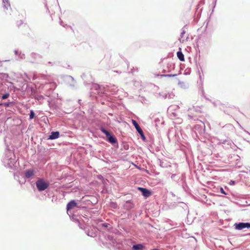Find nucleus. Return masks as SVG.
Listing matches in <instances>:
<instances>
[{
  "label": "nucleus",
  "mask_w": 250,
  "mask_h": 250,
  "mask_svg": "<svg viewBox=\"0 0 250 250\" xmlns=\"http://www.w3.org/2000/svg\"><path fill=\"white\" fill-rule=\"evenodd\" d=\"M91 89L94 93L97 94L102 97H106L107 93L115 94L118 91V87L115 85H104L96 83L93 84Z\"/></svg>",
  "instance_id": "nucleus-1"
},
{
  "label": "nucleus",
  "mask_w": 250,
  "mask_h": 250,
  "mask_svg": "<svg viewBox=\"0 0 250 250\" xmlns=\"http://www.w3.org/2000/svg\"><path fill=\"white\" fill-rule=\"evenodd\" d=\"M16 162V157L14 153L11 150H6L2 160V162L5 167L12 168L15 164Z\"/></svg>",
  "instance_id": "nucleus-2"
},
{
  "label": "nucleus",
  "mask_w": 250,
  "mask_h": 250,
  "mask_svg": "<svg viewBox=\"0 0 250 250\" xmlns=\"http://www.w3.org/2000/svg\"><path fill=\"white\" fill-rule=\"evenodd\" d=\"M100 130L102 133L105 135L106 140L108 143L113 145H115V144L117 145H118V140L113 133L106 130L104 126H102L100 127Z\"/></svg>",
  "instance_id": "nucleus-3"
},
{
  "label": "nucleus",
  "mask_w": 250,
  "mask_h": 250,
  "mask_svg": "<svg viewBox=\"0 0 250 250\" xmlns=\"http://www.w3.org/2000/svg\"><path fill=\"white\" fill-rule=\"evenodd\" d=\"M35 184L36 188L39 192H42L46 190L50 186L49 182L42 178H38L36 181Z\"/></svg>",
  "instance_id": "nucleus-4"
},
{
  "label": "nucleus",
  "mask_w": 250,
  "mask_h": 250,
  "mask_svg": "<svg viewBox=\"0 0 250 250\" xmlns=\"http://www.w3.org/2000/svg\"><path fill=\"white\" fill-rule=\"evenodd\" d=\"M80 206L78 205V203L75 200H71L66 205V209L67 213L68 215L72 214L71 210L75 208H78Z\"/></svg>",
  "instance_id": "nucleus-5"
},
{
  "label": "nucleus",
  "mask_w": 250,
  "mask_h": 250,
  "mask_svg": "<svg viewBox=\"0 0 250 250\" xmlns=\"http://www.w3.org/2000/svg\"><path fill=\"white\" fill-rule=\"evenodd\" d=\"M218 144L219 145H222L223 147L225 149L232 148V146L234 145L232 141L229 138L225 140H219Z\"/></svg>",
  "instance_id": "nucleus-6"
},
{
  "label": "nucleus",
  "mask_w": 250,
  "mask_h": 250,
  "mask_svg": "<svg viewBox=\"0 0 250 250\" xmlns=\"http://www.w3.org/2000/svg\"><path fill=\"white\" fill-rule=\"evenodd\" d=\"M132 123L134 126L135 127V129H136L137 132L140 134L142 140L146 142V138L144 134L143 130L140 126L139 125L135 120H132Z\"/></svg>",
  "instance_id": "nucleus-7"
},
{
  "label": "nucleus",
  "mask_w": 250,
  "mask_h": 250,
  "mask_svg": "<svg viewBox=\"0 0 250 250\" xmlns=\"http://www.w3.org/2000/svg\"><path fill=\"white\" fill-rule=\"evenodd\" d=\"M105 239L107 241L110 242V244L112 245L113 247L119 246L121 243L120 239L114 238V237L112 235H107L105 237Z\"/></svg>",
  "instance_id": "nucleus-8"
},
{
  "label": "nucleus",
  "mask_w": 250,
  "mask_h": 250,
  "mask_svg": "<svg viewBox=\"0 0 250 250\" xmlns=\"http://www.w3.org/2000/svg\"><path fill=\"white\" fill-rule=\"evenodd\" d=\"M105 239L107 241L110 242V244L112 245L113 247L119 246L121 243L120 239L114 238V237L112 235H107L105 237Z\"/></svg>",
  "instance_id": "nucleus-9"
},
{
  "label": "nucleus",
  "mask_w": 250,
  "mask_h": 250,
  "mask_svg": "<svg viewBox=\"0 0 250 250\" xmlns=\"http://www.w3.org/2000/svg\"><path fill=\"white\" fill-rule=\"evenodd\" d=\"M105 239L107 241L110 242V244L112 245L113 247L119 246L121 243L120 239L114 238V237L112 235H107L105 237Z\"/></svg>",
  "instance_id": "nucleus-10"
},
{
  "label": "nucleus",
  "mask_w": 250,
  "mask_h": 250,
  "mask_svg": "<svg viewBox=\"0 0 250 250\" xmlns=\"http://www.w3.org/2000/svg\"><path fill=\"white\" fill-rule=\"evenodd\" d=\"M234 227L236 230H242L244 229H250V223L249 222H239L236 223L234 225Z\"/></svg>",
  "instance_id": "nucleus-11"
},
{
  "label": "nucleus",
  "mask_w": 250,
  "mask_h": 250,
  "mask_svg": "<svg viewBox=\"0 0 250 250\" xmlns=\"http://www.w3.org/2000/svg\"><path fill=\"white\" fill-rule=\"evenodd\" d=\"M138 189L141 193L142 195L146 198L148 197L151 194V191L146 188L139 187Z\"/></svg>",
  "instance_id": "nucleus-12"
},
{
  "label": "nucleus",
  "mask_w": 250,
  "mask_h": 250,
  "mask_svg": "<svg viewBox=\"0 0 250 250\" xmlns=\"http://www.w3.org/2000/svg\"><path fill=\"white\" fill-rule=\"evenodd\" d=\"M69 215L70 218L71 220H72L74 222H75L76 223H77L78 224V225H79L80 228L83 229L82 225H81V224L80 223V219H82L81 216H77L76 215L73 214H70V215Z\"/></svg>",
  "instance_id": "nucleus-13"
},
{
  "label": "nucleus",
  "mask_w": 250,
  "mask_h": 250,
  "mask_svg": "<svg viewBox=\"0 0 250 250\" xmlns=\"http://www.w3.org/2000/svg\"><path fill=\"white\" fill-rule=\"evenodd\" d=\"M35 171L33 169H27L24 171L23 178L24 179H30L35 174Z\"/></svg>",
  "instance_id": "nucleus-14"
},
{
  "label": "nucleus",
  "mask_w": 250,
  "mask_h": 250,
  "mask_svg": "<svg viewBox=\"0 0 250 250\" xmlns=\"http://www.w3.org/2000/svg\"><path fill=\"white\" fill-rule=\"evenodd\" d=\"M31 57V62L33 63L38 62L41 59V56L35 53H32L30 54Z\"/></svg>",
  "instance_id": "nucleus-15"
},
{
  "label": "nucleus",
  "mask_w": 250,
  "mask_h": 250,
  "mask_svg": "<svg viewBox=\"0 0 250 250\" xmlns=\"http://www.w3.org/2000/svg\"><path fill=\"white\" fill-rule=\"evenodd\" d=\"M194 128L200 134H203L205 132V126L203 123H202V124L200 125H195Z\"/></svg>",
  "instance_id": "nucleus-16"
},
{
  "label": "nucleus",
  "mask_w": 250,
  "mask_h": 250,
  "mask_svg": "<svg viewBox=\"0 0 250 250\" xmlns=\"http://www.w3.org/2000/svg\"><path fill=\"white\" fill-rule=\"evenodd\" d=\"M219 191L220 193H221L224 195H227V196L226 197L227 198H228V199L230 198L229 196L230 195L231 193H230L229 188H227V187H225L224 188L222 187H220L219 188Z\"/></svg>",
  "instance_id": "nucleus-17"
},
{
  "label": "nucleus",
  "mask_w": 250,
  "mask_h": 250,
  "mask_svg": "<svg viewBox=\"0 0 250 250\" xmlns=\"http://www.w3.org/2000/svg\"><path fill=\"white\" fill-rule=\"evenodd\" d=\"M60 137V132L58 131H52L50 134L48 136V140H55Z\"/></svg>",
  "instance_id": "nucleus-18"
},
{
  "label": "nucleus",
  "mask_w": 250,
  "mask_h": 250,
  "mask_svg": "<svg viewBox=\"0 0 250 250\" xmlns=\"http://www.w3.org/2000/svg\"><path fill=\"white\" fill-rule=\"evenodd\" d=\"M96 231L95 229H93L91 228H88L87 229L85 230V233L87 235L91 237L96 236Z\"/></svg>",
  "instance_id": "nucleus-19"
},
{
  "label": "nucleus",
  "mask_w": 250,
  "mask_h": 250,
  "mask_svg": "<svg viewBox=\"0 0 250 250\" xmlns=\"http://www.w3.org/2000/svg\"><path fill=\"white\" fill-rule=\"evenodd\" d=\"M134 208V204L131 200L126 201L124 205V208L126 210H130Z\"/></svg>",
  "instance_id": "nucleus-20"
},
{
  "label": "nucleus",
  "mask_w": 250,
  "mask_h": 250,
  "mask_svg": "<svg viewBox=\"0 0 250 250\" xmlns=\"http://www.w3.org/2000/svg\"><path fill=\"white\" fill-rule=\"evenodd\" d=\"M145 249V246L143 243L133 245L132 247L133 250H144Z\"/></svg>",
  "instance_id": "nucleus-21"
},
{
  "label": "nucleus",
  "mask_w": 250,
  "mask_h": 250,
  "mask_svg": "<svg viewBox=\"0 0 250 250\" xmlns=\"http://www.w3.org/2000/svg\"><path fill=\"white\" fill-rule=\"evenodd\" d=\"M67 80L68 81L71 80L72 81V83L70 84V86L72 88H76V82H75L74 78L72 76H67Z\"/></svg>",
  "instance_id": "nucleus-22"
},
{
  "label": "nucleus",
  "mask_w": 250,
  "mask_h": 250,
  "mask_svg": "<svg viewBox=\"0 0 250 250\" xmlns=\"http://www.w3.org/2000/svg\"><path fill=\"white\" fill-rule=\"evenodd\" d=\"M32 95L35 99L38 101H40L44 99V97L42 95L38 94L37 93H34Z\"/></svg>",
  "instance_id": "nucleus-23"
},
{
  "label": "nucleus",
  "mask_w": 250,
  "mask_h": 250,
  "mask_svg": "<svg viewBox=\"0 0 250 250\" xmlns=\"http://www.w3.org/2000/svg\"><path fill=\"white\" fill-rule=\"evenodd\" d=\"M194 110H195V108L194 107L192 108H190L189 110H188L189 114H188V117H189V119H192L194 120H196V117L194 116V115H193L192 114V112L194 111Z\"/></svg>",
  "instance_id": "nucleus-24"
},
{
  "label": "nucleus",
  "mask_w": 250,
  "mask_h": 250,
  "mask_svg": "<svg viewBox=\"0 0 250 250\" xmlns=\"http://www.w3.org/2000/svg\"><path fill=\"white\" fill-rule=\"evenodd\" d=\"M177 56L180 61L183 62L185 61L184 55L181 50L177 52Z\"/></svg>",
  "instance_id": "nucleus-25"
},
{
  "label": "nucleus",
  "mask_w": 250,
  "mask_h": 250,
  "mask_svg": "<svg viewBox=\"0 0 250 250\" xmlns=\"http://www.w3.org/2000/svg\"><path fill=\"white\" fill-rule=\"evenodd\" d=\"M9 85H7L5 83L4 84H2V89H4L5 88H9V87L10 88V89L11 88V86H12L14 88V91H15L16 90H18L17 88H16V87H14L13 86V83H9Z\"/></svg>",
  "instance_id": "nucleus-26"
},
{
  "label": "nucleus",
  "mask_w": 250,
  "mask_h": 250,
  "mask_svg": "<svg viewBox=\"0 0 250 250\" xmlns=\"http://www.w3.org/2000/svg\"><path fill=\"white\" fill-rule=\"evenodd\" d=\"M225 129H228L229 130H233L234 129V127L231 124H228L223 126Z\"/></svg>",
  "instance_id": "nucleus-27"
},
{
  "label": "nucleus",
  "mask_w": 250,
  "mask_h": 250,
  "mask_svg": "<svg viewBox=\"0 0 250 250\" xmlns=\"http://www.w3.org/2000/svg\"><path fill=\"white\" fill-rule=\"evenodd\" d=\"M48 85L49 86V88L51 90L54 89L57 86V84L55 82H51L49 83H47L46 84V86L47 87Z\"/></svg>",
  "instance_id": "nucleus-28"
},
{
  "label": "nucleus",
  "mask_w": 250,
  "mask_h": 250,
  "mask_svg": "<svg viewBox=\"0 0 250 250\" xmlns=\"http://www.w3.org/2000/svg\"><path fill=\"white\" fill-rule=\"evenodd\" d=\"M3 7L4 9L7 10L8 7L10 6L8 0H2Z\"/></svg>",
  "instance_id": "nucleus-29"
},
{
  "label": "nucleus",
  "mask_w": 250,
  "mask_h": 250,
  "mask_svg": "<svg viewBox=\"0 0 250 250\" xmlns=\"http://www.w3.org/2000/svg\"><path fill=\"white\" fill-rule=\"evenodd\" d=\"M109 207L112 208L117 209L118 206L116 202H110L109 203Z\"/></svg>",
  "instance_id": "nucleus-30"
},
{
  "label": "nucleus",
  "mask_w": 250,
  "mask_h": 250,
  "mask_svg": "<svg viewBox=\"0 0 250 250\" xmlns=\"http://www.w3.org/2000/svg\"><path fill=\"white\" fill-rule=\"evenodd\" d=\"M9 97V94L8 92H5V93L2 94L1 98L2 100L6 99Z\"/></svg>",
  "instance_id": "nucleus-31"
},
{
  "label": "nucleus",
  "mask_w": 250,
  "mask_h": 250,
  "mask_svg": "<svg viewBox=\"0 0 250 250\" xmlns=\"http://www.w3.org/2000/svg\"><path fill=\"white\" fill-rule=\"evenodd\" d=\"M35 113L34 111L33 110H30V113H29V119L30 120L33 119L35 117Z\"/></svg>",
  "instance_id": "nucleus-32"
},
{
  "label": "nucleus",
  "mask_w": 250,
  "mask_h": 250,
  "mask_svg": "<svg viewBox=\"0 0 250 250\" xmlns=\"http://www.w3.org/2000/svg\"><path fill=\"white\" fill-rule=\"evenodd\" d=\"M12 103H13V102H3V103H0V105L4 106L5 107H8Z\"/></svg>",
  "instance_id": "nucleus-33"
},
{
  "label": "nucleus",
  "mask_w": 250,
  "mask_h": 250,
  "mask_svg": "<svg viewBox=\"0 0 250 250\" xmlns=\"http://www.w3.org/2000/svg\"><path fill=\"white\" fill-rule=\"evenodd\" d=\"M178 85L182 88H186L187 86H186V83L183 82H181V81H179L178 82Z\"/></svg>",
  "instance_id": "nucleus-34"
},
{
  "label": "nucleus",
  "mask_w": 250,
  "mask_h": 250,
  "mask_svg": "<svg viewBox=\"0 0 250 250\" xmlns=\"http://www.w3.org/2000/svg\"><path fill=\"white\" fill-rule=\"evenodd\" d=\"M177 76V74H162L160 75L161 77H173Z\"/></svg>",
  "instance_id": "nucleus-35"
},
{
  "label": "nucleus",
  "mask_w": 250,
  "mask_h": 250,
  "mask_svg": "<svg viewBox=\"0 0 250 250\" xmlns=\"http://www.w3.org/2000/svg\"><path fill=\"white\" fill-rule=\"evenodd\" d=\"M109 224L108 223H101V224H99V227H102L103 228H106L108 227V226H109Z\"/></svg>",
  "instance_id": "nucleus-36"
},
{
  "label": "nucleus",
  "mask_w": 250,
  "mask_h": 250,
  "mask_svg": "<svg viewBox=\"0 0 250 250\" xmlns=\"http://www.w3.org/2000/svg\"><path fill=\"white\" fill-rule=\"evenodd\" d=\"M167 98L173 99L175 95L174 94V93L171 92V93H167Z\"/></svg>",
  "instance_id": "nucleus-37"
},
{
  "label": "nucleus",
  "mask_w": 250,
  "mask_h": 250,
  "mask_svg": "<svg viewBox=\"0 0 250 250\" xmlns=\"http://www.w3.org/2000/svg\"><path fill=\"white\" fill-rule=\"evenodd\" d=\"M19 56L20 58V59L21 60H23L25 58V54L23 53H22L21 52H20Z\"/></svg>",
  "instance_id": "nucleus-38"
},
{
  "label": "nucleus",
  "mask_w": 250,
  "mask_h": 250,
  "mask_svg": "<svg viewBox=\"0 0 250 250\" xmlns=\"http://www.w3.org/2000/svg\"><path fill=\"white\" fill-rule=\"evenodd\" d=\"M159 95L160 97H162L163 98H164L165 99L167 98V93L161 94V93H159Z\"/></svg>",
  "instance_id": "nucleus-39"
},
{
  "label": "nucleus",
  "mask_w": 250,
  "mask_h": 250,
  "mask_svg": "<svg viewBox=\"0 0 250 250\" xmlns=\"http://www.w3.org/2000/svg\"><path fill=\"white\" fill-rule=\"evenodd\" d=\"M185 33H186V31L184 29H183L182 32L181 33L180 36H181V38L183 37L184 35L185 34Z\"/></svg>",
  "instance_id": "nucleus-40"
},
{
  "label": "nucleus",
  "mask_w": 250,
  "mask_h": 250,
  "mask_svg": "<svg viewBox=\"0 0 250 250\" xmlns=\"http://www.w3.org/2000/svg\"><path fill=\"white\" fill-rule=\"evenodd\" d=\"M235 184V181L233 180H230L229 182L230 185H234Z\"/></svg>",
  "instance_id": "nucleus-41"
},
{
  "label": "nucleus",
  "mask_w": 250,
  "mask_h": 250,
  "mask_svg": "<svg viewBox=\"0 0 250 250\" xmlns=\"http://www.w3.org/2000/svg\"><path fill=\"white\" fill-rule=\"evenodd\" d=\"M176 176V174H172L171 176V178L172 179H173V180H175V177Z\"/></svg>",
  "instance_id": "nucleus-42"
},
{
  "label": "nucleus",
  "mask_w": 250,
  "mask_h": 250,
  "mask_svg": "<svg viewBox=\"0 0 250 250\" xmlns=\"http://www.w3.org/2000/svg\"><path fill=\"white\" fill-rule=\"evenodd\" d=\"M82 216L84 218V219H83V222H85V221H87L88 220V218L87 217H86V216Z\"/></svg>",
  "instance_id": "nucleus-43"
},
{
  "label": "nucleus",
  "mask_w": 250,
  "mask_h": 250,
  "mask_svg": "<svg viewBox=\"0 0 250 250\" xmlns=\"http://www.w3.org/2000/svg\"><path fill=\"white\" fill-rule=\"evenodd\" d=\"M173 66V68H174V64H172V63H168L167 64V67H172Z\"/></svg>",
  "instance_id": "nucleus-44"
},
{
  "label": "nucleus",
  "mask_w": 250,
  "mask_h": 250,
  "mask_svg": "<svg viewBox=\"0 0 250 250\" xmlns=\"http://www.w3.org/2000/svg\"><path fill=\"white\" fill-rule=\"evenodd\" d=\"M14 53H15V55H18V56H19V53H19L18 51L17 50H14Z\"/></svg>",
  "instance_id": "nucleus-45"
},
{
  "label": "nucleus",
  "mask_w": 250,
  "mask_h": 250,
  "mask_svg": "<svg viewBox=\"0 0 250 250\" xmlns=\"http://www.w3.org/2000/svg\"><path fill=\"white\" fill-rule=\"evenodd\" d=\"M216 2H217V0H214V2H213V8H215V6H216Z\"/></svg>",
  "instance_id": "nucleus-46"
},
{
  "label": "nucleus",
  "mask_w": 250,
  "mask_h": 250,
  "mask_svg": "<svg viewBox=\"0 0 250 250\" xmlns=\"http://www.w3.org/2000/svg\"><path fill=\"white\" fill-rule=\"evenodd\" d=\"M163 164H164V162H160V166L161 167H165V166L163 165Z\"/></svg>",
  "instance_id": "nucleus-47"
},
{
  "label": "nucleus",
  "mask_w": 250,
  "mask_h": 250,
  "mask_svg": "<svg viewBox=\"0 0 250 250\" xmlns=\"http://www.w3.org/2000/svg\"><path fill=\"white\" fill-rule=\"evenodd\" d=\"M2 130L3 127L1 125H0V134L2 132Z\"/></svg>",
  "instance_id": "nucleus-48"
},
{
  "label": "nucleus",
  "mask_w": 250,
  "mask_h": 250,
  "mask_svg": "<svg viewBox=\"0 0 250 250\" xmlns=\"http://www.w3.org/2000/svg\"><path fill=\"white\" fill-rule=\"evenodd\" d=\"M25 181H24L23 182L22 181H20V183L21 185L24 184L25 183Z\"/></svg>",
  "instance_id": "nucleus-49"
},
{
  "label": "nucleus",
  "mask_w": 250,
  "mask_h": 250,
  "mask_svg": "<svg viewBox=\"0 0 250 250\" xmlns=\"http://www.w3.org/2000/svg\"><path fill=\"white\" fill-rule=\"evenodd\" d=\"M124 148L125 149V150H127L128 149V146H124Z\"/></svg>",
  "instance_id": "nucleus-50"
},
{
  "label": "nucleus",
  "mask_w": 250,
  "mask_h": 250,
  "mask_svg": "<svg viewBox=\"0 0 250 250\" xmlns=\"http://www.w3.org/2000/svg\"><path fill=\"white\" fill-rule=\"evenodd\" d=\"M150 250H160L157 249V248H155V249H151Z\"/></svg>",
  "instance_id": "nucleus-51"
},
{
  "label": "nucleus",
  "mask_w": 250,
  "mask_h": 250,
  "mask_svg": "<svg viewBox=\"0 0 250 250\" xmlns=\"http://www.w3.org/2000/svg\"><path fill=\"white\" fill-rule=\"evenodd\" d=\"M81 100H78V103L80 104H81Z\"/></svg>",
  "instance_id": "nucleus-52"
},
{
  "label": "nucleus",
  "mask_w": 250,
  "mask_h": 250,
  "mask_svg": "<svg viewBox=\"0 0 250 250\" xmlns=\"http://www.w3.org/2000/svg\"><path fill=\"white\" fill-rule=\"evenodd\" d=\"M48 64H51V65H52V63H52V62H48Z\"/></svg>",
  "instance_id": "nucleus-53"
},
{
  "label": "nucleus",
  "mask_w": 250,
  "mask_h": 250,
  "mask_svg": "<svg viewBox=\"0 0 250 250\" xmlns=\"http://www.w3.org/2000/svg\"><path fill=\"white\" fill-rule=\"evenodd\" d=\"M166 72V70H163V73H165Z\"/></svg>",
  "instance_id": "nucleus-54"
},
{
  "label": "nucleus",
  "mask_w": 250,
  "mask_h": 250,
  "mask_svg": "<svg viewBox=\"0 0 250 250\" xmlns=\"http://www.w3.org/2000/svg\"><path fill=\"white\" fill-rule=\"evenodd\" d=\"M173 116H176V114L175 113H173Z\"/></svg>",
  "instance_id": "nucleus-55"
},
{
  "label": "nucleus",
  "mask_w": 250,
  "mask_h": 250,
  "mask_svg": "<svg viewBox=\"0 0 250 250\" xmlns=\"http://www.w3.org/2000/svg\"><path fill=\"white\" fill-rule=\"evenodd\" d=\"M199 78H200V79H201V75H199Z\"/></svg>",
  "instance_id": "nucleus-56"
},
{
  "label": "nucleus",
  "mask_w": 250,
  "mask_h": 250,
  "mask_svg": "<svg viewBox=\"0 0 250 250\" xmlns=\"http://www.w3.org/2000/svg\"><path fill=\"white\" fill-rule=\"evenodd\" d=\"M62 21L60 22V24H61V25H62Z\"/></svg>",
  "instance_id": "nucleus-57"
},
{
  "label": "nucleus",
  "mask_w": 250,
  "mask_h": 250,
  "mask_svg": "<svg viewBox=\"0 0 250 250\" xmlns=\"http://www.w3.org/2000/svg\"><path fill=\"white\" fill-rule=\"evenodd\" d=\"M187 26V25H185V26H184V28H185V27H186Z\"/></svg>",
  "instance_id": "nucleus-58"
},
{
  "label": "nucleus",
  "mask_w": 250,
  "mask_h": 250,
  "mask_svg": "<svg viewBox=\"0 0 250 250\" xmlns=\"http://www.w3.org/2000/svg\"><path fill=\"white\" fill-rule=\"evenodd\" d=\"M7 61V60H5V61H3L2 62H6Z\"/></svg>",
  "instance_id": "nucleus-59"
},
{
  "label": "nucleus",
  "mask_w": 250,
  "mask_h": 250,
  "mask_svg": "<svg viewBox=\"0 0 250 250\" xmlns=\"http://www.w3.org/2000/svg\"><path fill=\"white\" fill-rule=\"evenodd\" d=\"M122 250H125V249H123Z\"/></svg>",
  "instance_id": "nucleus-60"
}]
</instances>
